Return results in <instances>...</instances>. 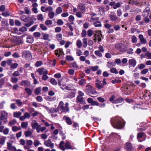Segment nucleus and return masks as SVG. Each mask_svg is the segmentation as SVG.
<instances>
[{
	"mask_svg": "<svg viewBox=\"0 0 151 151\" xmlns=\"http://www.w3.org/2000/svg\"><path fill=\"white\" fill-rule=\"evenodd\" d=\"M68 105V103H66L64 105L63 102L62 101H60L57 108L58 112L60 113L68 112L69 111Z\"/></svg>",
	"mask_w": 151,
	"mask_h": 151,
	"instance_id": "obj_1",
	"label": "nucleus"
},
{
	"mask_svg": "<svg viewBox=\"0 0 151 151\" xmlns=\"http://www.w3.org/2000/svg\"><path fill=\"white\" fill-rule=\"evenodd\" d=\"M122 119L120 117H116L114 119V122L111 123L114 128L120 129L124 127V124L122 121Z\"/></svg>",
	"mask_w": 151,
	"mask_h": 151,
	"instance_id": "obj_2",
	"label": "nucleus"
},
{
	"mask_svg": "<svg viewBox=\"0 0 151 151\" xmlns=\"http://www.w3.org/2000/svg\"><path fill=\"white\" fill-rule=\"evenodd\" d=\"M86 88L85 91L87 94L93 97L96 96L97 93L92 86L87 85L86 86Z\"/></svg>",
	"mask_w": 151,
	"mask_h": 151,
	"instance_id": "obj_3",
	"label": "nucleus"
},
{
	"mask_svg": "<svg viewBox=\"0 0 151 151\" xmlns=\"http://www.w3.org/2000/svg\"><path fill=\"white\" fill-rule=\"evenodd\" d=\"M99 18L96 17L95 18L91 17L90 19V22H93V25L95 27H99L102 26L101 22L99 21Z\"/></svg>",
	"mask_w": 151,
	"mask_h": 151,
	"instance_id": "obj_4",
	"label": "nucleus"
},
{
	"mask_svg": "<svg viewBox=\"0 0 151 151\" xmlns=\"http://www.w3.org/2000/svg\"><path fill=\"white\" fill-rule=\"evenodd\" d=\"M22 58L27 60H31L32 55L30 52L28 50H24L22 52Z\"/></svg>",
	"mask_w": 151,
	"mask_h": 151,
	"instance_id": "obj_5",
	"label": "nucleus"
},
{
	"mask_svg": "<svg viewBox=\"0 0 151 151\" xmlns=\"http://www.w3.org/2000/svg\"><path fill=\"white\" fill-rule=\"evenodd\" d=\"M1 116H0V119L4 122V124L6 123L7 122V113L6 111H3L1 112Z\"/></svg>",
	"mask_w": 151,
	"mask_h": 151,
	"instance_id": "obj_6",
	"label": "nucleus"
},
{
	"mask_svg": "<svg viewBox=\"0 0 151 151\" xmlns=\"http://www.w3.org/2000/svg\"><path fill=\"white\" fill-rule=\"evenodd\" d=\"M101 36H102V35L101 34V31H99L94 34V36H93L94 38L93 40L95 42L97 40H98L100 42L101 40Z\"/></svg>",
	"mask_w": 151,
	"mask_h": 151,
	"instance_id": "obj_7",
	"label": "nucleus"
},
{
	"mask_svg": "<svg viewBox=\"0 0 151 151\" xmlns=\"http://www.w3.org/2000/svg\"><path fill=\"white\" fill-rule=\"evenodd\" d=\"M2 25L3 26L4 29L6 30H8L9 31V26L7 20H4L1 22Z\"/></svg>",
	"mask_w": 151,
	"mask_h": 151,
	"instance_id": "obj_8",
	"label": "nucleus"
},
{
	"mask_svg": "<svg viewBox=\"0 0 151 151\" xmlns=\"http://www.w3.org/2000/svg\"><path fill=\"white\" fill-rule=\"evenodd\" d=\"M63 119L68 125H71L72 124L73 122L70 117L66 116H63Z\"/></svg>",
	"mask_w": 151,
	"mask_h": 151,
	"instance_id": "obj_9",
	"label": "nucleus"
},
{
	"mask_svg": "<svg viewBox=\"0 0 151 151\" xmlns=\"http://www.w3.org/2000/svg\"><path fill=\"white\" fill-rule=\"evenodd\" d=\"M44 144L47 147H50L51 148H52L54 147V145L53 143L50 139L45 141L44 142Z\"/></svg>",
	"mask_w": 151,
	"mask_h": 151,
	"instance_id": "obj_10",
	"label": "nucleus"
},
{
	"mask_svg": "<svg viewBox=\"0 0 151 151\" xmlns=\"http://www.w3.org/2000/svg\"><path fill=\"white\" fill-rule=\"evenodd\" d=\"M150 10L149 7H147L143 11L142 16L144 17H147L149 14Z\"/></svg>",
	"mask_w": 151,
	"mask_h": 151,
	"instance_id": "obj_11",
	"label": "nucleus"
},
{
	"mask_svg": "<svg viewBox=\"0 0 151 151\" xmlns=\"http://www.w3.org/2000/svg\"><path fill=\"white\" fill-rule=\"evenodd\" d=\"M129 65L131 67H134L136 65L137 62L134 59H130L129 60Z\"/></svg>",
	"mask_w": 151,
	"mask_h": 151,
	"instance_id": "obj_12",
	"label": "nucleus"
},
{
	"mask_svg": "<svg viewBox=\"0 0 151 151\" xmlns=\"http://www.w3.org/2000/svg\"><path fill=\"white\" fill-rule=\"evenodd\" d=\"M125 149L127 151H131L132 150V147L131 144L129 142L126 143L125 145Z\"/></svg>",
	"mask_w": 151,
	"mask_h": 151,
	"instance_id": "obj_13",
	"label": "nucleus"
},
{
	"mask_svg": "<svg viewBox=\"0 0 151 151\" xmlns=\"http://www.w3.org/2000/svg\"><path fill=\"white\" fill-rule=\"evenodd\" d=\"M124 101V98L122 97H119L114 100V101L113 104H117L122 103H123Z\"/></svg>",
	"mask_w": 151,
	"mask_h": 151,
	"instance_id": "obj_14",
	"label": "nucleus"
},
{
	"mask_svg": "<svg viewBox=\"0 0 151 151\" xmlns=\"http://www.w3.org/2000/svg\"><path fill=\"white\" fill-rule=\"evenodd\" d=\"M78 9L81 11L84 12L85 10V6L82 4H79L78 6Z\"/></svg>",
	"mask_w": 151,
	"mask_h": 151,
	"instance_id": "obj_15",
	"label": "nucleus"
},
{
	"mask_svg": "<svg viewBox=\"0 0 151 151\" xmlns=\"http://www.w3.org/2000/svg\"><path fill=\"white\" fill-rule=\"evenodd\" d=\"M139 38V39L140 42L142 44H145L147 42L146 39L144 38L143 35H142L140 34L138 36Z\"/></svg>",
	"mask_w": 151,
	"mask_h": 151,
	"instance_id": "obj_16",
	"label": "nucleus"
},
{
	"mask_svg": "<svg viewBox=\"0 0 151 151\" xmlns=\"http://www.w3.org/2000/svg\"><path fill=\"white\" fill-rule=\"evenodd\" d=\"M31 125L32 129H35L39 125V124L35 120H33L31 122Z\"/></svg>",
	"mask_w": 151,
	"mask_h": 151,
	"instance_id": "obj_17",
	"label": "nucleus"
},
{
	"mask_svg": "<svg viewBox=\"0 0 151 151\" xmlns=\"http://www.w3.org/2000/svg\"><path fill=\"white\" fill-rule=\"evenodd\" d=\"M21 86H24L25 87H29L30 85V83L29 82L27 81H22L20 83Z\"/></svg>",
	"mask_w": 151,
	"mask_h": 151,
	"instance_id": "obj_18",
	"label": "nucleus"
},
{
	"mask_svg": "<svg viewBox=\"0 0 151 151\" xmlns=\"http://www.w3.org/2000/svg\"><path fill=\"white\" fill-rule=\"evenodd\" d=\"M26 42L27 43H32L34 41L33 37L31 35H29L27 37Z\"/></svg>",
	"mask_w": 151,
	"mask_h": 151,
	"instance_id": "obj_19",
	"label": "nucleus"
},
{
	"mask_svg": "<svg viewBox=\"0 0 151 151\" xmlns=\"http://www.w3.org/2000/svg\"><path fill=\"white\" fill-rule=\"evenodd\" d=\"M21 19L25 22H28L29 21V19L31 18L29 17H27L26 16H22L20 17Z\"/></svg>",
	"mask_w": 151,
	"mask_h": 151,
	"instance_id": "obj_20",
	"label": "nucleus"
},
{
	"mask_svg": "<svg viewBox=\"0 0 151 151\" xmlns=\"http://www.w3.org/2000/svg\"><path fill=\"white\" fill-rule=\"evenodd\" d=\"M69 66L70 68H73L75 70H77L78 68V66L76 63L75 61L73 63H70L69 64Z\"/></svg>",
	"mask_w": 151,
	"mask_h": 151,
	"instance_id": "obj_21",
	"label": "nucleus"
},
{
	"mask_svg": "<svg viewBox=\"0 0 151 151\" xmlns=\"http://www.w3.org/2000/svg\"><path fill=\"white\" fill-rule=\"evenodd\" d=\"M144 133L141 132L138 133L137 135V139L138 141L139 142H141L143 141L142 140H141V139L144 135Z\"/></svg>",
	"mask_w": 151,
	"mask_h": 151,
	"instance_id": "obj_22",
	"label": "nucleus"
},
{
	"mask_svg": "<svg viewBox=\"0 0 151 151\" xmlns=\"http://www.w3.org/2000/svg\"><path fill=\"white\" fill-rule=\"evenodd\" d=\"M101 81H100L99 82L95 83V86L96 88L98 89H101L103 88L104 86L101 83Z\"/></svg>",
	"mask_w": 151,
	"mask_h": 151,
	"instance_id": "obj_23",
	"label": "nucleus"
},
{
	"mask_svg": "<svg viewBox=\"0 0 151 151\" xmlns=\"http://www.w3.org/2000/svg\"><path fill=\"white\" fill-rule=\"evenodd\" d=\"M76 93V92H71L67 95L66 97L69 99L73 98L75 97Z\"/></svg>",
	"mask_w": 151,
	"mask_h": 151,
	"instance_id": "obj_24",
	"label": "nucleus"
},
{
	"mask_svg": "<svg viewBox=\"0 0 151 151\" xmlns=\"http://www.w3.org/2000/svg\"><path fill=\"white\" fill-rule=\"evenodd\" d=\"M124 45L122 44H117L115 45V47L116 49L119 50H122Z\"/></svg>",
	"mask_w": 151,
	"mask_h": 151,
	"instance_id": "obj_25",
	"label": "nucleus"
},
{
	"mask_svg": "<svg viewBox=\"0 0 151 151\" xmlns=\"http://www.w3.org/2000/svg\"><path fill=\"white\" fill-rule=\"evenodd\" d=\"M65 149H71V146L69 141H66L65 143Z\"/></svg>",
	"mask_w": 151,
	"mask_h": 151,
	"instance_id": "obj_26",
	"label": "nucleus"
},
{
	"mask_svg": "<svg viewBox=\"0 0 151 151\" xmlns=\"http://www.w3.org/2000/svg\"><path fill=\"white\" fill-rule=\"evenodd\" d=\"M64 142L63 141H61L59 144V148L63 151H65V148L64 146Z\"/></svg>",
	"mask_w": 151,
	"mask_h": 151,
	"instance_id": "obj_27",
	"label": "nucleus"
},
{
	"mask_svg": "<svg viewBox=\"0 0 151 151\" xmlns=\"http://www.w3.org/2000/svg\"><path fill=\"white\" fill-rule=\"evenodd\" d=\"M41 91V88L40 87H39L35 89L34 93L36 95H37L40 94Z\"/></svg>",
	"mask_w": 151,
	"mask_h": 151,
	"instance_id": "obj_28",
	"label": "nucleus"
},
{
	"mask_svg": "<svg viewBox=\"0 0 151 151\" xmlns=\"http://www.w3.org/2000/svg\"><path fill=\"white\" fill-rule=\"evenodd\" d=\"M32 134V132L29 130L25 131L24 132L25 136L26 137H30Z\"/></svg>",
	"mask_w": 151,
	"mask_h": 151,
	"instance_id": "obj_29",
	"label": "nucleus"
},
{
	"mask_svg": "<svg viewBox=\"0 0 151 151\" xmlns=\"http://www.w3.org/2000/svg\"><path fill=\"white\" fill-rule=\"evenodd\" d=\"M110 19L112 21H115L117 20L118 17L115 15L111 14L109 16Z\"/></svg>",
	"mask_w": 151,
	"mask_h": 151,
	"instance_id": "obj_30",
	"label": "nucleus"
},
{
	"mask_svg": "<svg viewBox=\"0 0 151 151\" xmlns=\"http://www.w3.org/2000/svg\"><path fill=\"white\" fill-rule=\"evenodd\" d=\"M139 3L138 0H130V1L129 2V4L132 5H137Z\"/></svg>",
	"mask_w": 151,
	"mask_h": 151,
	"instance_id": "obj_31",
	"label": "nucleus"
},
{
	"mask_svg": "<svg viewBox=\"0 0 151 151\" xmlns=\"http://www.w3.org/2000/svg\"><path fill=\"white\" fill-rule=\"evenodd\" d=\"M76 45L78 48H81L82 45V42L80 40L78 39L77 40Z\"/></svg>",
	"mask_w": 151,
	"mask_h": 151,
	"instance_id": "obj_32",
	"label": "nucleus"
},
{
	"mask_svg": "<svg viewBox=\"0 0 151 151\" xmlns=\"http://www.w3.org/2000/svg\"><path fill=\"white\" fill-rule=\"evenodd\" d=\"M34 145L35 147H37L39 145H41L40 142L37 139L35 140L34 141Z\"/></svg>",
	"mask_w": 151,
	"mask_h": 151,
	"instance_id": "obj_33",
	"label": "nucleus"
},
{
	"mask_svg": "<svg viewBox=\"0 0 151 151\" xmlns=\"http://www.w3.org/2000/svg\"><path fill=\"white\" fill-rule=\"evenodd\" d=\"M50 82L51 84L54 86H56L58 83L55 78H51L50 80Z\"/></svg>",
	"mask_w": 151,
	"mask_h": 151,
	"instance_id": "obj_34",
	"label": "nucleus"
},
{
	"mask_svg": "<svg viewBox=\"0 0 151 151\" xmlns=\"http://www.w3.org/2000/svg\"><path fill=\"white\" fill-rule=\"evenodd\" d=\"M83 47L84 48H86L87 47L88 43L87 39L86 38H84L83 39Z\"/></svg>",
	"mask_w": 151,
	"mask_h": 151,
	"instance_id": "obj_35",
	"label": "nucleus"
},
{
	"mask_svg": "<svg viewBox=\"0 0 151 151\" xmlns=\"http://www.w3.org/2000/svg\"><path fill=\"white\" fill-rule=\"evenodd\" d=\"M55 112H58V111H57V108L56 109L54 108H51L49 109V111L48 112L49 114H51Z\"/></svg>",
	"mask_w": 151,
	"mask_h": 151,
	"instance_id": "obj_36",
	"label": "nucleus"
},
{
	"mask_svg": "<svg viewBox=\"0 0 151 151\" xmlns=\"http://www.w3.org/2000/svg\"><path fill=\"white\" fill-rule=\"evenodd\" d=\"M87 33L88 36L91 37L94 34V32L92 29H89L88 30Z\"/></svg>",
	"mask_w": 151,
	"mask_h": 151,
	"instance_id": "obj_37",
	"label": "nucleus"
},
{
	"mask_svg": "<svg viewBox=\"0 0 151 151\" xmlns=\"http://www.w3.org/2000/svg\"><path fill=\"white\" fill-rule=\"evenodd\" d=\"M18 29L17 28H13L11 29V32L12 34L15 33L16 34H18L20 35V34H19L18 33Z\"/></svg>",
	"mask_w": 151,
	"mask_h": 151,
	"instance_id": "obj_38",
	"label": "nucleus"
},
{
	"mask_svg": "<svg viewBox=\"0 0 151 151\" xmlns=\"http://www.w3.org/2000/svg\"><path fill=\"white\" fill-rule=\"evenodd\" d=\"M22 115V113L20 111H18L17 112H14L13 113V116L14 117L18 118Z\"/></svg>",
	"mask_w": 151,
	"mask_h": 151,
	"instance_id": "obj_39",
	"label": "nucleus"
},
{
	"mask_svg": "<svg viewBox=\"0 0 151 151\" xmlns=\"http://www.w3.org/2000/svg\"><path fill=\"white\" fill-rule=\"evenodd\" d=\"M55 15V13L53 12H50L48 14L49 17L50 19L53 18Z\"/></svg>",
	"mask_w": 151,
	"mask_h": 151,
	"instance_id": "obj_40",
	"label": "nucleus"
},
{
	"mask_svg": "<svg viewBox=\"0 0 151 151\" xmlns=\"http://www.w3.org/2000/svg\"><path fill=\"white\" fill-rule=\"evenodd\" d=\"M25 91L29 95H31L32 91L29 88H26L25 89Z\"/></svg>",
	"mask_w": 151,
	"mask_h": 151,
	"instance_id": "obj_41",
	"label": "nucleus"
},
{
	"mask_svg": "<svg viewBox=\"0 0 151 151\" xmlns=\"http://www.w3.org/2000/svg\"><path fill=\"white\" fill-rule=\"evenodd\" d=\"M28 125V123L27 122H23L21 124V127L23 128L26 129Z\"/></svg>",
	"mask_w": 151,
	"mask_h": 151,
	"instance_id": "obj_42",
	"label": "nucleus"
},
{
	"mask_svg": "<svg viewBox=\"0 0 151 151\" xmlns=\"http://www.w3.org/2000/svg\"><path fill=\"white\" fill-rule=\"evenodd\" d=\"M34 23V22L32 20L30 21L28 23L25 24L24 25L27 27H29L33 24Z\"/></svg>",
	"mask_w": 151,
	"mask_h": 151,
	"instance_id": "obj_43",
	"label": "nucleus"
},
{
	"mask_svg": "<svg viewBox=\"0 0 151 151\" xmlns=\"http://www.w3.org/2000/svg\"><path fill=\"white\" fill-rule=\"evenodd\" d=\"M62 35L61 34H57L56 35V39L58 41L61 40L62 39Z\"/></svg>",
	"mask_w": 151,
	"mask_h": 151,
	"instance_id": "obj_44",
	"label": "nucleus"
},
{
	"mask_svg": "<svg viewBox=\"0 0 151 151\" xmlns=\"http://www.w3.org/2000/svg\"><path fill=\"white\" fill-rule=\"evenodd\" d=\"M76 100L77 102H82L83 101V98L82 96H78L77 97Z\"/></svg>",
	"mask_w": 151,
	"mask_h": 151,
	"instance_id": "obj_45",
	"label": "nucleus"
},
{
	"mask_svg": "<svg viewBox=\"0 0 151 151\" xmlns=\"http://www.w3.org/2000/svg\"><path fill=\"white\" fill-rule=\"evenodd\" d=\"M55 11L58 14H60L62 12V9L61 7H59L56 9Z\"/></svg>",
	"mask_w": 151,
	"mask_h": 151,
	"instance_id": "obj_46",
	"label": "nucleus"
},
{
	"mask_svg": "<svg viewBox=\"0 0 151 151\" xmlns=\"http://www.w3.org/2000/svg\"><path fill=\"white\" fill-rule=\"evenodd\" d=\"M94 53L96 55L100 57H102V53L99 50L95 51L94 52Z\"/></svg>",
	"mask_w": 151,
	"mask_h": 151,
	"instance_id": "obj_47",
	"label": "nucleus"
},
{
	"mask_svg": "<svg viewBox=\"0 0 151 151\" xmlns=\"http://www.w3.org/2000/svg\"><path fill=\"white\" fill-rule=\"evenodd\" d=\"M10 150H11V151H22V150L20 149L17 150L15 147L12 146L10 145Z\"/></svg>",
	"mask_w": 151,
	"mask_h": 151,
	"instance_id": "obj_48",
	"label": "nucleus"
},
{
	"mask_svg": "<svg viewBox=\"0 0 151 151\" xmlns=\"http://www.w3.org/2000/svg\"><path fill=\"white\" fill-rule=\"evenodd\" d=\"M24 9L26 14H29L31 13V12L28 7H25L24 8Z\"/></svg>",
	"mask_w": 151,
	"mask_h": 151,
	"instance_id": "obj_49",
	"label": "nucleus"
},
{
	"mask_svg": "<svg viewBox=\"0 0 151 151\" xmlns=\"http://www.w3.org/2000/svg\"><path fill=\"white\" fill-rule=\"evenodd\" d=\"M76 54L78 56H80L82 55V52L81 50L77 49L76 50Z\"/></svg>",
	"mask_w": 151,
	"mask_h": 151,
	"instance_id": "obj_50",
	"label": "nucleus"
},
{
	"mask_svg": "<svg viewBox=\"0 0 151 151\" xmlns=\"http://www.w3.org/2000/svg\"><path fill=\"white\" fill-rule=\"evenodd\" d=\"M85 83V80L84 79H82L78 81V84L80 85H83Z\"/></svg>",
	"mask_w": 151,
	"mask_h": 151,
	"instance_id": "obj_51",
	"label": "nucleus"
},
{
	"mask_svg": "<svg viewBox=\"0 0 151 151\" xmlns=\"http://www.w3.org/2000/svg\"><path fill=\"white\" fill-rule=\"evenodd\" d=\"M40 27L43 30H46L47 29V27L44 24H40Z\"/></svg>",
	"mask_w": 151,
	"mask_h": 151,
	"instance_id": "obj_52",
	"label": "nucleus"
},
{
	"mask_svg": "<svg viewBox=\"0 0 151 151\" xmlns=\"http://www.w3.org/2000/svg\"><path fill=\"white\" fill-rule=\"evenodd\" d=\"M37 19L38 20H43V17L42 14H39L37 16Z\"/></svg>",
	"mask_w": 151,
	"mask_h": 151,
	"instance_id": "obj_53",
	"label": "nucleus"
},
{
	"mask_svg": "<svg viewBox=\"0 0 151 151\" xmlns=\"http://www.w3.org/2000/svg\"><path fill=\"white\" fill-rule=\"evenodd\" d=\"M52 21L50 20H47L45 22V24L47 25H49L52 24Z\"/></svg>",
	"mask_w": 151,
	"mask_h": 151,
	"instance_id": "obj_54",
	"label": "nucleus"
},
{
	"mask_svg": "<svg viewBox=\"0 0 151 151\" xmlns=\"http://www.w3.org/2000/svg\"><path fill=\"white\" fill-rule=\"evenodd\" d=\"M18 66V64L17 63H12L11 65V67L13 69L16 68Z\"/></svg>",
	"mask_w": 151,
	"mask_h": 151,
	"instance_id": "obj_55",
	"label": "nucleus"
},
{
	"mask_svg": "<svg viewBox=\"0 0 151 151\" xmlns=\"http://www.w3.org/2000/svg\"><path fill=\"white\" fill-rule=\"evenodd\" d=\"M99 67L98 66L96 65L94 66H91V69L93 71H95L97 70L99 68Z\"/></svg>",
	"mask_w": 151,
	"mask_h": 151,
	"instance_id": "obj_56",
	"label": "nucleus"
},
{
	"mask_svg": "<svg viewBox=\"0 0 151 151\" xmlns=\"http://www.w3.org/2000/svg\"><path fill=\"white\" fill-rule=\"evenodd\" d=\"M27 28L25 27H22L19 29V31L23 32L27 31Z\"/></svg>",
	"mask_w": 151,
	"mask_h": 151,
	"instance_id": "obj_57",
	"label": "nucleus"
},
{
	"mask_svg": "<svg viewBox=\"0 0 151 151\" xmlns=\"http://www.w3.org/2000/svg\"><path fill=\"white\" fill-rule=\"evenodd\" d=\"M38 26L37 25H34L32 27L29 29V31L31 32H33L35 30Z\"/></svg>",
	"mask_w": 151,
	"mask_h": 151,
	"instance_id": "obj_58",
	"label": "nucleus"
},
{
	"mask_svg": "<svg viewBox=\"0 0 151 151\" xmlns=\"http://www.w3.org/2000/svg\"><path fill=\"white\" fill-rule=\"evenodd\" d=\"M66 59L68 61H73L74 60L73 58L70 55H67Z\"/></svg>",
	"mask_w": 151,
	"mask_h": 151,
	"instance_id": "obj_59",
	"label": "nucleus"
},
{
	"mask_svg": "<svg viewBox=\"0 0 151 151\" xmlns=\"http://www.w3.org/2000/svg\"><path fill=\"white\" fill-rule=\"evenodd\" d=\"M72 126L74 128L73 130H75L76 129V127L79 126V124L76 122H73Z\"/></svg>",
	"mask_w": 151,
	"mask_h": 151,
	"instance_id": "obj_60",
	"label": "nucleus"
},
{
	"mask_svg": "<svg viewBox=\"0 0 151 151\" xmlns=\"http://www.w3.org/2000/svg\"><path fill=\"white\" fill-rule=\"evenodd\" d=\"M132 42L133 43H135L137 42V37L134 36L133 35L131 37Z\"/></svg>",
	"mask_w": 151,
	"mask_h": 151,
	"instance_id": "obj_61",
	"label": "nucleus"
},
{
	"mask_svg": "<svg viewBox=\"0 0 151 151\" xmlns=\"http://www.w3.org/2000/svg\"><path fill=\"white\" fill-rule=\"evenodd\" d=\"M11 81L13 83H15L18 81V78L16 77H12L11 78Z\"/></svg>",
	"mask_w": 151,
	"mask_h": 151,
	"instance_id": "obj_62",
	"label": "nucleus"
},
{
	"mask_svg": "<svg viewBox=\"0 0 151 151\" xmlns=\"http://www.w3.org/2000/svg\"><path fill=\"white\" fill-rule=\"evenodd\" d=\"M110 71L111 73H114L115 74H117L118 73V72L116 69L114 68L111 69Z\"/></svg>",
	"mask_w": 151,
	"mask_h": 151,
	"instance_id": "obj_63",
	"label": "nucleus"
},
{
	"mask_svg": "<svg viewBox=\"0 0 151 151\" xmlns=\"http://www.w3.org/2000/svg\"><path fill=\"white\" fill-rule=\"evenodd\" d=\"M97 99L99 102L101 103H104L105 101L104 99L102 97H98Z\"/></svg>",
	"mask_w": 151,
	"mask_h": 151,
	"instance_id": "obj_64",
	"label": "nucleus"
}]
</instances>
